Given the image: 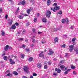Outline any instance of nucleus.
Returning <instances> with one entry per match:
<instances>
[{
  "label": "nucleus",
  "mask_w": 78,
  "mask_h": 78,
  "mask_svg": "<svg viewBox=\"0 0 78 78\" xmlns=\"http://www.w3.org/2000/svg\"><path fill=\"white\" fill-rule=\"evenodd\" d=\"M60 9V7L59 6H57L55 7L54 8L51 7V10H52L54 12H55L56 10H59Z\"/></svg>",
  "instance_id": "obj_1"
},
{
  "label": "nucleus",
  "mask_w": 78,
  "mask_h": 78,
  "mask_svg": "<svg viewBox=\"0 0 78 78\" xmlns=\"http://www.w3.org/2000/svg\"><path fill=\"white\" fill-rule=\"evenodd\" d=\"M51 12L50 11H48L45 14L46 16L47 17L49 18V17H50V15H51Z\"/></svg>",
  "instance_id": "obj_2"
},
{
  "label": "nucleus",
  "mask_w": 78,
  "mask_h": 78,
  "mask_svg": "<svg viewBox=\"0 0 78 78\" xmlns=\"http://www.w3.org/2000/svg\"><path fill=\"white\" fill-rule=\"evenodd\" d=\"M52 50L51 49H50L49 50V53H48V55L50 56L51 55H53L54 53V52L53 51H52Z\"/></svg>",
  "instance_id": "obj_3"
},
{
  "label": "nucleus",
  "mask_w": 78,
  "mask_h": 78,
  "mask_svg": "<svg viewBox=\"0 0 78 78\" xmlns=\"http://www.w3.org/2000/svg\"><path fill=\"white\" fill-rule=\"evenodd\" d=\"M23 70H24V71H25L26 73H28V69L27 67L26 66H24L23 69Z\"/></svg>",
  "instance_id": "obj_4"
},
{
  "label": "nucleus",
  "mask_w": 78,
  "mask_h": 78,
  "mask_svg": "<svg viewBox=\"0 0 78 78\" xmlns=\"http://www.w3.org/2000/svg\"><path fill=\"white\" fill-rule=\"evenodd\" d=\"M55 71H57V73H59L61 72V70L59 69V68H55Z\"/></svg>",
  "instance_id": "obj_5"
},
{
  "label": "nucleus",
  "mask_w": 78,
  "mask_h": 78,
  "mask_svg": "<svg viewBox=\"0 0 78 78\" xmlns=\"http://www.w3.org/2000/svg\"><path fill=\"white\" fill-rule=\"evenodd\" d=\"M9 61L10 62V64H15V62H14V61H13L11 59H9Z\"/></svg>",
  "instance_id": "obj_6"
},
{
  "label": "nucleus",
  "mask_w": 78,
  "mask_h": 78,
  "mask_svg": "<svg viewBox=\"0 0 78 78\" xmlns=\"http://www.w3.org/2000/svg\"><path fill=\"white\" fill-rule=\"evenodd\" d=\"M40 57H41L44 56V51H41L39 55Z\"/></svg>",
  "instance_id": "obj_7"
},
{
  "label": "nucleus",
  "mask_w": 78,
  "mask_h": 78,
  "mask_svg": "<svg viewBox=\"0 0 78 78\" xmlns=\"http://www.w3.org/2000/svg\"><path fill=\"white\" fill-rule=\"evenodd\" d=\"M9 47V46L8 45H6L4 48V50H5V51H7L8 50Z\"/></svg>",
  "instance_id": "obj_8"
},
{
  "label": "nucleus",
  "mask_w": 78,
  "mask_h": 78,
  "mask_svg": "<svg viewBox=\"0 0 78 78\" xmlns=\"http://www.w3.org/2000/svg\"><path fill=\"white\" fill-rule=\"evenodd\" d=\"M11 28L12 30H14L16 28V26L15 25H12Z\"/></svg>",
  "instance_id": "obj_9"
},
{
  "label": "nucleus",
  "mask_w": 78,
  "mask_h": 78,
  "mask_svg": "<svg viewBox=\"0 0 78 78\" xmlns=\"http://www.w3.org/2000/svg\"><path fill=\"white\" fill-rule=\"evenodd\" d=\"M47 18H44L42 19V21L44 23H46L47 22Z\"/></svg>",
  "instance_id": "obj_10"
},
{
  "label": "nucleus",
  "mask_w": 78,
  "mask_h": 78,
  "mask_svg": "<svg viewBox=\"0 0 78 78\" xmlns=\"http://www.w3.org/2000/svg\"><path fill=\"white\" fill-rule=\"evenodd\" d=\"M41 67H42V64L41 63H38L37 65V67L39 68H41Z\"/></svg>",
  "instance_id": "obj_11"
},
{
  "label": "nucleus",
  "mask_w": 78,
  "mask_h": 78,
  "mask_svg": "<svg viewBox=\"0 0 78 78\" xmlns=\"http://www.w3.org/2000/svg\"><path fill=\"white\" fill-rule=\"evenodd\" d=\"M54 41L55 42H58V37H56L54 39Z\"/></svg>",
  "instance_id": "obj_12"
},
{
  "label": "nucleus",
  "mask_w": 78,
  "mask_h": 78,
  "mask_svg": "<svg viewBox=\"0 0 78 78\" xmlns=\"http://www.w3.org/2000/svg\"><path fill=\"white\" fill-rule=\"evenodd\" d=\"M60 67L62 70H63V69L65 68V66L64 65H61L60 66Z\"/></svg>",
  "instance_id": "obj_13"
},
{
  "label": "nucleus",
  "mask_w": 78,
  "mask_h": 78,
  "mask_svg": "<svg viewBox=\"0 0 78 78\" xmlns=\"http://www.w3.org/2000/svg\"><path fill=\"white\" fill-rule=\"evenodd\" d=\"M33 58H32V57H30L29 59H28V61H29L30 62H31V61H33Z\"/></svg>",
  "instance_id": "obj_14"
},
{
  "label": "nucleus",
  "mask_w": 78,
  "mask_h": 78,
  "mask_svg": "<svg viewBox=\"0 0 78 78\" xmlns=\"http://www.w3.org/2000/svg\"><path fill=\"white\" fill-rule=\"evenodd\" d=\"M2 33L1 34L2 36H5V32L3 31L2 30Z\"/></svg>",
  "instance_id": "obj_15"
},
{
  "label": "nucleus",
  "mask_w": 78,
  "mask_h": 78,
  "mask_svg": "<svg viewBox=\"0 0 78 78\" xmlns=\"http://www.w3.org/2000/svg\"><path fill=\"white\" fill-rule=\"evenodd\" d=\"M3 59L5 61H7L8 60V57L6 56H4Z\"/></svg>",
  "instance_id": "obj_16"
},
{
  "label": "nucleus",
  "mask_w": 78,
  "mask_h": 78,
  "mask_svg": "<svg viewBox=\"0 0 78 78\" xmlns=\"http://www.w3.org/2000/svg\"><path fill=\"white\" fill-rule=\"evenodd\" d=\"M21 4L22 5H24L25 4V1H23L22 2H21Z\"/></svg>",
  "instance_id": "obj_17"
},
{
  "label": "nucleus",
  "mask_w": 78,
  "mask_h": 78,
  "mask_svg": "<svg viewBox=\"0 0 78 78\" xmlns=\"http://www.w3.org/2000/svg\"><path fill=\"white\" fill-rule=\"evenodd\" d=\"M26 11L27 14H30V9H28Z\"/></svg>",
  "instance_id": "obj_18"
},
{
  "label": "nucleus",
  "mask_w": 78,
  "mask_h": 78,
  "mask_svg": "<svg viewBox=\"0 0 78 78\" xmlns=\"http://www.w3.org/2000/svg\"><path fill=\"white\" fill-rule=\"evenodd\" d=\"M75 46L72 45V44H71V45H70L69 46V48H73H73H74V47Z\"/></svg>",
  "instance_id": "obj_19"
},
{
  "label": "nucleus",
  "mask_w": 78,
  "mask_h": 78,
  "mask_svg": "<svg viewBox=\"0 0 78 78\" xmlns=\"http://www.w3.org/2000/svg\"><path fill=\"white\" fill-rule=\"evenodd\" d=\"M62 14V11H59L58 12H57V15H58V14H60L61 15Z\"/></svg>",
  "instance_id": "obj_20"
},
{
  "label": "nucleus",
  "mask_w": 78,
  "mask_h": 78,
  "mask_svg": "<svg viewBox=\"0 0 78 78\" xmlns=\"http://www.w3.org/2000/svg\"><path fill=\"white\" fill-rule=\"evenodd\" d=\"M10 26H11V25H12V20H10V22L9 23Z\"/></svg>",
  "instance_id": "obj_21"
},
{
  "label": "nucleus",
  "mask_w": 78,
  "mask_h": 78,
  "mask_svg": "<svg viewBox=\"0 0 78 78\" xmlns=\"http://www.w3.org/2000/svg\"><path fill=\"white\" fill-rule=\"evenodd\" d=\"M76 40V37H75L72 40V42H75V41Z\"/></svg>",
  "instance_id": "obj_22"
},
{
  "label": "nucleus",
  "mask_w": 78,
  "mask_h": 78,
  "mask_svg": "<svg viewBox=\"0 0 78 78\" xmlns=\"http://www.w3.org/2000/svg\"><path fill=\"white\" fill-rule=\"evenodd\" d=\"M62 23H65L66 22V20L64 19H63L62 20Z\"/></svg>",
  "instance_id": "obj_23"
},
{
  "label": "nucleus",
  "mask_w": 78,
  "mask_h": 78,
  "mask_svg": "<svg viewBox=\"0 0 78 78\" xmlns=\"http://www.w3.org/2000/svg\"><path fill=\"white\" fill-rule=\"evenodd\" d=\"M13 73L14 75H18V73L16 71L13 72Z\"/></svg>",
  "instance_id": "obj_24"
},
{
  "label": "nucleus",
  "mask_w": 78,
  "mask_h": 78,
  "mask_svg": "<svg viewBox=\"0 0 78 78\" xmlns=\"http://www.w3.org/2000/svg\"><path fill=\"white\" fill-rule=\"evenodd\" d=\"M19 18L20 19H22L23 18V17L22 15H20L19 16Z\"/></svg>",
  "instance_id": "obj_25"
},
{
  "label": "nucleus",
  "mask_w": 78,
  "mask_h": 78,
  "mask_svg": "<svg viewBox=\"0 0 78 78\" xmlns=\"http://www.w3.org/2000/svg\"><path fill=\"white\" fill-rule=\"evenodd\" d=\"M75 68H76V67L73 66H71V68L72 69H75Z\"/></svg>",
  "instance_id": "obj_26"
},
{
  "label": "nucleus",
  "mask_w": 78,
  "mask_h": 78,
  "mask_svg": "<svg viewBox=\"0 0 78 78\" xmlns=\"http://www.w3.org/2000/svg\"><path fill=\"white\" fill-rule=\"evenodd\" d=\"M44 69H47V65H46L44 66Z\"/></svg>",
  "instance_id": "obj_27"
},
{
  "label": "nucleus",
  "mask_w": 78,
  "mask_h": 78,
  "mask_svg": "<svg viewBox=\"0 0 78 78\" xmlns=\"http://www.w3.org/2000/svg\"><path fill=\"white\" fill-rule=\"evenodd\" d=\"M69 22V19H66L65 20V22L66 23H68Z\"/></svg>",
  "instance_id": "obj_28"
},
{
  "label": "nucleus",
  "mask_w": 78,
  "mask_h": 78,
  "mask_svg": "<svg viewBox=\"0 0 78 78\" xmlns=\"http://www.w3.org/2000/svg\"><path fill=\"white\" fill-rule=\"evenodd\" d=\"M21 58H24V57L25 56V55L24 54H21Z\"/></svg>",
  "instance_id": "obj_29"
},
{
  "label": "nucleus",
  "mask_w": 78,
  "mask_h": 78,
  "mask_svg": "<svg viewBox=\"0 0 78 78\" xmlns=\"http://www.w3.org/2000/svg\"><path fill=\"white\" fill-rule=\"evenodd\" d=\"M41 42L42 44H45V43H46V42L45 41H42Z\"/></svg>",
  "instance_id": "obj_30"
},
{
  "label": "nucleus",
  "mask_w": 78,
  "mask_h": 78,
  "mask_svg": "<svg viewBox=\"0 0 78 78\" xmlns=\"http://www.w3.org/2000/svg\"><path fill=\"white\" fill-rule=\"evenodd\" d=\"M25 34V30H24L22 32V34Z\"/></svg>",
  "instance_id": "obj_31"
},
{
  "label": "nucleus",
  "mask_w": 78,
  "mask_h": 78,
  "mask_svg": "<svg viewBox=\"0 0 78 78\" xmlns=\"http://www.w3.org/2000/svg\"><path fill=\"white\" fill-rule=\"evenodd\" d=\"M34 21L35 22H36V21H37V18H36V17H35L34 18Z\"/></svg>",
  "instance_id": "obj_32"
},
{
  "label": "nucleus",
  "mask_w": 78,
  "mask_h": 78,
  "mask_svg": "<svg viewBox=\"0 0 78 78\" xmlns=\"http://www.w3.org/2000/svg\"><path fill=\"white\" fill-rule=\"evenodd\" d=\"M48 64L49 65H51V62H48Z\"/></svg>",
  "instance_id": "obj_33"
},
{
  "label": "nucleus",
  "mask_w": 78,
  "mask_h": 78,
  "mask_svg": "<svg viewBox=\"0 0 78 78\" xmlns=\"http://www.w3.org/2000/svg\"><path fill=\"white\" fill-rule=\"evenodd\" d=\"M64 61L63 60H62L60 61V63H61V64H63V63H64Z\"/></svg>",
  "instance_id": "obj_34"
},
{
  "label": "nucleus",
  "mask_w": 78,
  "mask_h": 78,
  "mask_svg": "<svg viewBox=\"0 0 78 78\" xmlns=\"http://www.w3.org/2000/svg\"><path fill=\"white\" fill-rule=\"evenodd\" d=\"M62 47L63 48H66V44H64L62 46Z\"/></svg>",
  "instance_id": "obj_35"
},
{
  "label": "nucleus",
  "mask_w": 78,
  "mask_h": 78,
  "mask_svg": "<svg viewBox=\"0 0 78 78\" xmlns=\"http://www.w3.org/2000/svg\"><path fill=\"white\" fill-rule=\"evenodd\" d=\"M68 73H69V72H68V71H66V72L64 73L65 75H67V74Z\"/></svg>",
  "instance_id": "obj_36"
},
{
  "label": "nucleus",
  "mask_w": 78,
  "mask_h": 78,
  "mask_svg": "<svg viewBox=\"0 0 78 78\" xmlns=\"http://www.w3.org/2000/svg\"><path fill=\"white\" fill-rule=\"evenodd\" d=\"M6 72L7 73H10V72H11V71H10V70H7Z\"/></svg>",
  "instance_id": "obj_37"
},
{
  "label": "nucleus",
  "mask_w": 78,
  "mask_h": 78,
  "mask_svg": "<svg viewBox=\"0 0 78 78\" xmlns=\"http://www.w3.org/2000/svg\"><path fill=\"white\" fill-rule=\"evenodd\" d=\"M73 48H69V51L70 52L72 51H73Z\"/></svg>",
  "instance_id": "obj_38"
},
{
  "label": "nucleus",
  "mask_w": 78,
  "mask_h": 78,
  "mask_svg": "<svg viewBox=\"0 0 78 78\" xmlns=\"http://www.w3.org/2000/svg\"><path fill=\"white\" fill-rule=\"evenodd\" d=\"M10 75H11V73H9L6 75V76H9Z\"/></svg>",
  "instance_id": "obj_39"
},
{
  "label": "nucleus",
  "mask_w": 78,
  "mask_h": 78,
  "mask_svg": "<svg viewBox=\"0 0 78 78\" xmlns=\"http://www.w3.org/2000/svg\"><path fill=\"white\" fill-rule=\"evenodd\" d=\"M53 75L54 76H56V75H58V74L57 73H53Z\"/></svg>",
  "instance_id": "obj_40"
},
{
  "label": "nucleus",
  "mask_w": 78,
  "mask_h": 78,
  "mask_svg": "<svg viewBox=\"0 0 78 78\" xmlns=\"http://www.w3.org/2000/svg\"><path fill=\"white\" fill-rule=\"evenodd\" d=\"M32 42H33V43H35V42H36V41L35 40V39H33L32 40Z\"/></svg>",
  "instance_id": "obj_41"
},
{
  "label": "nucleus",
  "mask_w": 78,
  "mask_h": 78,
  "mask_svg": "<svg viewBox=\"0 0 78 78\" xmlns=\"http://www.w3.org/2000/svg\"><path fill=\"white\" fill-rule=\"evenodd\" d=\"M37 74L36 73H33V76H37Z\"/></svg>",
  "instance_id": "obj_42"
},
{
  "label": "nucleus",
  "mask_w": 78,
  "mask_h": 78,
  "mask_svg": "<svg viewBox=\"0 0 78 78\" xmlns=\"http://www.w3.org/2000/svg\"><path fill=\"white\" fill-rule=\"evenodd\" d=\"M3 52L4 53H3L2 54V56H5V51H4Z\"/></svg>",
  "instance_id": "obj_43"
},
{
  "label": "nucleus",
  "mask_w": 78,
  "mask_h": 78,
  "mask_svg": "<svg viewBox=\"0 0 78 78\" xmlns=\"http://www.w3.org/2000/svg\"><path fill=\"white\" fill-rule=\"evenodd\" d=\"M15 25H16V26H19V24L17 23H15Z\"/></svg>",
  "instance_id": "obj_44"
},
{
  "label": "nucleus",
  "mask_w": 78,
  "mask_h": 78,
  "mask_svg": "<svg viewBox=\"0 0 78 78\" xmlns=\"http://www.w3.org/2000/svg\"><path fill=\"white\" fill-rule=\"evenodd\" d=\"M32 31H33V33H35V32H36V29H33L32 30Z\"/></svg>",
  "instance_id": "obj_45"
},
{
  "label": "nucleus",
  "mask_w": 78,
  "mask_h": 78,
  "mask_svg": "<svg viewBox=\"0 0 78 78\" xmlns=\"http://www.w3.org/2000/svg\"><path fill=\"white\" fill-rule=\"evenodd\" d=\"M25 50L26 51H30V49H29L26 48V49H25Z\"/></svg>",
  "instance_id": "obj_46"
},
{
  "label": "nucleus",
  "mask_w": 78,
  "mask_h": 78,
  "mask_svg": "<svg viewBox=\"0 0 78 78\" xmlns=\"http://www.w3.org/2000/svg\"><path fill=\"white\" fill-rule=\"evenodd\" d=\"M38 34H42V32H38Z\"/></svg>",
  "instance_id": "obj_47"
},
{
  "label": "nucleus",
  "mask_w": 78,
  "mask_h": 78,
  "mask_svg": "<svg viewBox=\"0 0 78 78\" xmlns=\"http://www.w3.org/2000/svg\"><path fill=\"white\" fill-rule=\"evenodd\" d=\"M40 16V14L39 13H37V17H39Z\"/></svg>",
  "instance_id": "obj_48"
},
{
  "label": "nucleus",
  "mask_w": 78,
  "mask_h": 78,
  "mask_svg": "<svg viewBox=\"0 0 78 78\" xmlns=\"http://www.w3.org/2000/svg\"><path fill=\"white\" fill-rule=\"evenodd\" d=\"M5 19H7L8 18V15H6L5 16Z\"/></svg>",
  "instance_id": "obj_49"
},
{
  "label": "nucleus",
  "mask_w": 78,
  "mask_h": 78,
  "mask_svg": "<svg viewBox=\"0 0 78 78\" xmlns=\"http://www.w3.org/2000/svg\"><path fill=\"white\" fill-rule=\"evenodd\" d=\"M23 39V38H20L19 39V41H22Z\"/></svg>",
  "instance_id": "obj_50"
},
{
  "label": "nucleus",
  "mask_w": 78,
  "mask_h": 78,
  "mask_svg": "<svg viewBox=\"0 0 78 78\" xmlns=\"http://www.w3.org/2000/svg\"><path fill=\"white\" fill-rule=\"evenodd\" d=\"M73 74H75V75H76V73H75V71H73Z\"/></svg>",
  "instance_id": "obj_51"
},
{
  "label": "nucleus",
  "mask_w": 78,
  "mask_h": 78,
  "mask_svg": "<svg viewBox=\"0 0 78 78\" xmlns=\"http://www.w3.org/2000/svg\"><path fill=\"white\" fill-rule=\"evenodd\" d=\"M73 45H76V42H73Z\"/></svg>",
  "instance_id": "obj_52"
},
{
  "label": "nucleus",
  "mask_w": 78,
  "mask_h": 78,
  "mask_svg": "<svg viewBox=\"0 0 78 78\" xmlns=\"http://www.w3.org/2000/svg\"><path fill=\"white\" fill-rule=\"evenodd\" d=\"M53 5H55V6H57V3H55L53 4Z\"/></svg>",
  "instance_id": "obj_53"
},
{
  "label": "nucleus",
  "mask_w": 78,
  "mask_h": 78,
  "mask_svg": "<svg viewBox=\"0 0 78 78\" xmlns=\"http://www.w3.org/2000/svg\"><path fill=\"white\" fill-rule=\"evenodd\" d=\"M22 47H23L24 48H25V44H23L22 45Z\"/></svg>",
  "instance_id": "obj_54"
},
{
  "label": "nucleus",
  "mask_w": 78,
  "mask_h": 78,
  "mask_svg": "<svg viewBox=\"0 0 78 78\" xmlns=\"http://www.w3.org/2000/svg\"><path fill=\"white\" fill-rule=\"evenodd\" d=\"M25 41L27 43H28V39H26Z\"/></svg>",
  "instance_id": "obj_55"
},
{
  "label": "nucleus",
  "mask_w": 78,
  "mask_h": 78,
  "mask_svg": "<svg viewBox=\"0 0 78 78\" xmlns=\"http://www.w3.org/2000/svg\"><path fill=\"white\" fill-rule=\"evenodd\" d=\"M31 47H34V44H32Z\"/></svg>",
  "instance_id": "obj_56"
},
{
  "label": "nucleus",
  "mask_w": 78,
  "mask_h": 78,
  "mask_svg": "<svg viewBox=\"0 0 78 78\" xmlns=\"http://www.w3.org/2000/svg\"><path fill=\"white\" fill-rule=\"evenodd\" d=\"M68 69H67V68H65V70H67V71Z\"/></svg>",
  "instance_id": "obj_57"
},
{
  "label": "nucleus",
  "mask_w": 78,
  "mask_h": 78,
  "mask_svg": "<svg viewBox=\"0 0 78 78\" xmlns=\"http://www.w3.org/2000/svg\"><path fill=\"white\" fill-rule=\"evenodd\" d=\"M30 2H34V0H30Z\"/></svg>",
  "instance_id": "obj_58"
},
{
  "label": "nucleus",
  "mask_w": 78,
  "mask_h": 78,
  "mask_svg": "<svg viewBox=\"0 0 78 78\" xmlns=\"http://www.w3.org/2000/svg\"><path fill=\"white\" fill-rule=\"evenodd\" d=\"M2 11V8H0V12H1Z\"/></svg>",
  "instance_id": "obj_59"
},
{
  "label": "nucleus",
  "mask_w": 78,
  "mask_h": 78,
  "mask_svg": "<svg viewBox=\"0 0 78 78\" xmlns=\"http://www.w3.org/2000/svg\"><path fill=\"white\" fill-rule=\"evenodd\" d=\"M76 54L77 55L78 54V50H77L76 51Z\"/></svg>",
  "instance_id": "obj_60"
},
{
  "label": "nucleus",
  "mask_w": 78,
  "mask_h": 78,
  "mask_svg": "<svg viewBox=\"0 0 78 78\" xmlns=\"http://www.w3.org/2000/svg\"><path fill=\"white\" fill-rule=\"evenodd\" d=\"M47 61H45L44 62V64H47Z\"/></svg>",
  "instance_id": "obj_61"
},
{
  "label": "nucleus",
  "mask_w": 78,
  "mask_h": 78,
  "mask_svg": "<svg viewBox=\"0 0 78 78\" xmlns=\"http://www.w3.org/2000/svg\"><path fill=\"white\" fill-rule=\"evenodd\" d=\"M77 50H78V49L76 48L74 49V51H77Z\"/></svg>",
  "instance_id": "obj_62"
},
{
  "label": "nucleus",
  "mask_w": 78,
  "mask_h": 78,
  "mask_svg": "<svg viewBox=\"0 0 78 78\" xmlns=\"http://www.w3.org/2000/svg\"><path fill=\"white\" fill-rule=\"evenodd\" d=\"M20 68H18V69H17V71H19L20 70Z\"/></svg>",
  "instance_id": "obj_63"
},
{
  "label": "nucleus",
  "mask_w": 78,
  "mask_h": 78,
  "mask_svg": "<svg viewBox=\"0 0 78 78\" xmlns=\"http://www.w3.org/2000/svg\"><path fill=\"white\" fill-rule=\"evenodd\" d=\"M70 69H68V70L67 71H68V72H70Z\"/></svg>",
  "instance_id": "obj_64"
}]
</instances>
